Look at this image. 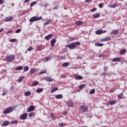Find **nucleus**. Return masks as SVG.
I'll use <instances>...</instances> for the list:
<instances>
[{"instance_id":"1","label":"nucleus","mask_w":127,"mask_h":127,"mask_svg":"<svg viewBox=\"0 0 127 127\" xmlns=\"http://www.w3.org/2000/svg\"><path fill=\"white\" fill-rule=\"evenodd\" d=\"M80 44L81 42H75L65 45V47H68L69 49L73 50L76 47V45H80Z\"/></svg>"},{"instance_id":"2","label":"nucleus","mask_w":127,"mask_h":127,"mask_svg":"<svg viewBox=\"0 0 127 127\" xmlns=\"http://www.w3.org/2000/svg\"><path fill=\"white\" fill-rule=\"evenodd\" d=\"M15 58V56L14 55H11L6 56V60L7 62H10L11 61H13Z\"/></svg>"},{"instance_id":"3","label":"nucleus","mask_w":127,"mask_h":127,"mask_svg":"<svg viewBox=\"0 0 127 127\" xmlns=\"http://www.w3.org/2000/svg\"><path fill=\"white\" fill-rule=\"evenodd\" d=\"M41 19H42V17L37 18L36 16H34L30 19L29 21L30 22H34V21H38V20H41Z\"/></svg>"},{"instance_id":"4","label":"nucleus","mask_w":127,"mask_h":127,"mask_svg":"<svg viewBox=\"0 0 127 127\" xmlns=\"http://www.w3.org/2000/svg\"><path fill=\"white\" fill-rule=\"evenodd\" d=\"M13 111V108L9 107L7 108L6 110L3 111V114H9V113H11Z\"/></svg>"},{"instance_id":"5","label":"nucleus","mask_w":127,"mask_h":127,"mask_svg":"<svg viewBox=\"0 0 127 127\" xmlns=\"http://www.w3.org/2000/svg\"><path fill=\"white\" fill-rule=\"evenodd\" d=\"M79 110L83 112V113H86L88 111V108L86 107L85 105H81L79 107Z\"/></svg>"},{"instance_id":"6","label":"nucleus","mask_w":127,"mask_h":127,"mask_svg":"<svg viewBox=\"0 0 127 127\" xmlns=\"http://www.w3.org/2000/svg\"><path fill=\"white\" fill-rule=\"evenodd\" d=\"M13 19V17L12 16H10L9 17H6L4 20L3 21H5V22H7L8 21H11Z\"/></svg>"},{"instance_id":"7","label":"nucleus","mask_w":127,"mask_h":127,"mask_svg":"<svg viewBox=\"0 0 127 127\" xmlns=\"http://www.w3.org/2000/svg\"><path fill=\"white\" fill-rule=\"evenodd\" d=\"M74 77L76 80H82L83 79V76L76 74H74Z\"/></svg>"},{"instance_id":"8","label":"nucleus","mask_w":127,"mask_h":127,"mask_svg":"<svg viewBox=\"0 0 127 127\" xmlns=\"http://www.w3.org/2000/svg\"><path fill=\"white\" fill-rule=\"evenodd\" d=\"M27 115L28 114H24L21 115L20 117V120H26V118H27Z\"/></svg>"},{"instance_id":"9","label":"nucleus","mask_w":127,"mask_h":127,"mask_svg":"<svg viewBox=\"0 0 127 127\" xmlns=\"http://www.w3.org/2000/svg\"><path fill=\"white\" fill-rule=\"evenodd\" d=\"M111 40V38L110 37H106L104 38H103L101 40V42L105 41H110Z\"/></svg>"},{"instance_id":"10","label":"nucleus","mask_w":127,"mask_h":127,"mask_svg":"<svg viewBox=\"0 0 127 127\" xmlns=\"http://www.w3.org/2000/svg\"><path fill=\"white\" fill-rule=\"evenodd\" d=\"M66 105L67 106V107H69L70 108H72V107H73V106H74V104H73V102H72V101H68L66 102Z\"/></svg>"},{"instance_id":"11","label":"nucleus","mask_w":127,"mask_h":127,"mask_svg":"<svg viewBox=\"0 0 127 127\" xmlns=\"http://www.w3.org/2000/svg\"><path fill=\"white\" fill-rule=\"evenodd\" d=\"M56 43V39H53L51 41V46L52 47H54V45Z\"/></svg>"},{"instance_id":"12","label":"nucleus","mask_w":127,"mask_h":127,"mask_svg":"<svg viewBox=\"0 0 127 127\" xmlns=\"http://www.w3.org/2000/svg\"><path fill=\"white\" fill-rule=\"evenodd\" d=\"M52 37H53V35H52V34H49L48 35L46 36L45 37V39H46V40H47V41H48V40L49 39H50V38H52Z\"/></svg>"},{"instance_id":"13","label":"nucleus","mask_w":127,"mask_h":127,"mask_svg":"<svg viewBox=\"0 0 127 127\" xmlns=\"http://www.w3.org/2000/svg\"><path fill=\"white\" fill-rule=\"evenodd\" d=\"M35 109V107L33 106H30L28 109H27V112L29 113L30 112H32V111H33Z\"/></svg>"},{"instance_id":"14","label":"nucleus","mask_w":127,"mask_h":127,"mask_svg":"<svg viewBox=\"0 0 127 127\" xmlns=\"http://www.w3.org/2000/svg\"><path fill=\"white\" fill-rule=\"evenodd\" d=\"M35 72H36V70L34 68H32L30 70L29 75L30 76H31L33 75V74L35 73Z\"/></svg>"},{"instance_id":"15","label":"nucleus","mask_w":127,"mask_h":127,"mask_svg":"<svg viewBox=\"0 0 127 127\" xmlns=\"http://www.w3.org/2000/svg\"><path fill=\"white\" fill-rule=\"evenodd\" d=\"M122 59L120 58H115L112 60L113 62H119V61H121Z\"/></svg>"},{"instance_id":"16","label":"nucleus","mask_w":127,"mask_h":127,"mask_svg":"<svg viewBox=\"0 0 127 127\" xmlns=\"http://www.w3.org/2000/svg\"><path fill=\"white\" fill-rule=\"evenodd\" d=\"M76 25H82L83 24V22L82 21H76L75 22Z\"/></svg>"},{"instance_id":"17","label":"nucleus","mask_w":127,"mask_h":127,"mask_svg":"<svg viewBox=\"0 0 127 127\" xmlns=\"http://www.w3.org/2000/svg\"><path fill=\"white\" fill-rule=\"evenodd\" d=\"M8 125H9V122L6 121L3 123L2 126L3 127H6V126H8Z\"/></svg>"},{"instance_id":"18","label":"nucleus","mask_w":127,"mask_h":127,"mask_svg":"<svg viewBox=\"0 0 127 127\" xmlns=\"http://www.w3.org/2000/svg\"><path fill=\"white\" fill-rule=\"evenodd\" d=\"M85 87H86V84H81L80 85H79L78 86V88H79V90H83V89H84V88H85Z\"/></svg>"},{"instance_id":"19","label":"nucleus","mask_w":127,"mask_h":127,"mask_svg":"<svg viewBox=\"0 0 127 127\" xmlns=\"http://www.w3.org/2000/svg\"><path fill=\"white\" fill-rule=\"evenodd\" d=\"M116 102L115 100H111L109 101L108 104L109 105H111V106H113V105H115L116 104Z\"/></svg>"},{"instance_id":"20","label":"nucleus","mask_w":127,"mask_h":127,"mask_svg":"<svg viewBox=\"0 0 127 127\" xmlns=\"http://www.w3.org/2000/svg\"><path fill=\"white\" fill-rule=\"evenodd\" d=\"M46 20H47V21L45 22L43 24V25H44V26H45L46 25H48V24H49V23H50V21H51V20H50L49 19H47Z\"/></svg>"},{"instance_id":"21","label":"nucleus","mask_w":127,"mask_h":127,"mask_svg":"<svg viewBox=\"0 0 127 127\" xmlns=\"http://www.w3.org/2000/svg\"><path fill=\"white\" fill-rule=\"evenodd\" d=\"M23 69V67L22 66H19L15 68V71H20V70H22Z\"/></svg>"},{"instance_id":"22","label":"nucleus","mask_w":127,"mask_h":127,"mask_svg":"<svg viewBox=\"0 0 127 127\" xmlns=\"http://www.w3.org/2000/svg\"><path fill=\"white\" fill-rule=\"evenodd\" d=\"M31 93L30 92V91H27L24 93V95L26 96V97H28L29 96H31Z\"/></svg>"},{"instance_id":"23","label":"nucleus","mask_w":127,"mask_h":127,"mask_svg":"<svg viewBox=\"0 0 127 127\" xmlns=\"http://www.w3.org/2000/svg\"><path fill=\"white\" fill-rule=\"evenodd\" d=\"M118 33H119V30H113L111 32V34H114V35H116V34H118Z\"/></svg>"},{"instance_id":"24","label":"nucleus","mask_w":127,"mask_h":127,"mask_svg":"<svg viewBox=\"0 0 127 127\" xmlns=\"http://www.w3.org/2000/svg\"><path fill=\"white\" fill-rule=\"evenodd\" d=\"M63 98V95L62 94H58L56 96V99H62Z\"/></svg>"},{"instance_id":"25","label":"nucleus","mask_w":127,"mask_h":127,"mask_svg":"<svg viewBox=\"0 0 127 127\" xmlns=\"http://www.w3.org/2000/svg\"><path fill=\"white\" fill-rule=\"evenodd\" d=\"M92 17H94V18H98V17H100V14L99 13L94 14L92 15Z\"/></svg>"},{"instance_id":"26","label":"nucleus","mask_w":127,"mask_h":127,"mask_svg":"<svg viewBox=\"0 0 127 127\" xmlns=\"http://www.w3.org/2000/svg\"><path fill=\"white\" fill-rule=\"evenodd\" d=\"M109 6L110 8H115V7H117V3H114L112 5H109Z\"/></svg>"},{"instance_id":"27","label":"nucleus","mask_w":127,"mask_h":127,"mask_svg":"<svg viewBox=\"0 0 127 127\" xmlns=\"http://www.w3.org/2000/svg\"><path fill=\"white\" fill-rule=\"evenodd\" d=\"M69 64H70L69 63H64V64H63L62 66L63 67H68Z\"/></svg>"},{"instance_id":"28","label":"nucleus","mask_w":127,"mask_h":127,"mask_svg":"<svg viewBox=\"0 0 127 127\" xmlns=\"http://www.w3.org/2000/svg\"><path fill=\"white\" fill-rule=\"evenodd\" d=\"M95 46H99V47H102L104 46L103 44H101L100 43H96L95 44Z\"/></svg>"},{"instance_id":"29","label":"nucleus","mask_w":127,"mask_h":127,"mask_svg":"<svg viewBox=\"0 0 127 127\" xmlns=\"http://www.w3.org/2000/svg\"><path fill=\"white\" fill-rule=\"evenodd\" d=\"M35 115V113L31 112V113H29V117L30 118H32V117H34Z\"/></svg>"},{"instance_id":"30","label":"nucleus","mask_w":127,"mask_h":127,"mask_svg":"<svg viewBox=\"0 0 127 127\" xmlns=\"http://www.w3.org/2000/svg\"><path fill=\"white\" fill-rule=\"evenodd\" d=\"M126 53V49H124L120 51V55H124Z\"/></svg>"},{"instance_id":"31","label":"nucleus","mask_w":127,"mask_h":127,"mask_svg":"<svg viewBox=\"0 0 127 127\" xmlns=\"http://www.w3.org/2000/svg\"><path fill=\"white\" fill-rule=\"evenodd\" d=\"M58 90V87H54L51 90L52 93H54V92H56V91Z\"/></svg>"},{"instance_id":"32","label":"nucleus","mask_w":127,"mask_h":127,"mask_svg":"<svg viewBox=\"0 0 127 127\" xmlns=\"http://www.w3.org/2000/svg\"><path fill=\"white\" fill-rule=\"evenodd\" d=\"M23 79H24V76H21L19 78V79L18 80V82L19 83H20V82H22V81L23 80Z\"/></svg>"},{"instance_id":"33","label":"nucleus","mask_w":127,"mask_h":127,"mask_svg":"<svg viewBox=\"0 0 127 127\" xmlns=\"http://www.w3.org/2000/svg\"><path fill=\"white\" fill-rule=\"evenodd\" d=\"M37 93H41L42 92H43V89L42 88H38L36 90Z\"/></svg>"},{"instance_id":"34","label":"nucleus","mask_w":127,"mask_h":127,"mask_svg":"<svg viewBox=\"0 0 127 127\" xmlns=\"http://www.w3.org/2000/svg\"><path fill=\"white\" fill-rule=\"evenodd\" d=\"M29 70V67L27 66L24 67V72H26Z\"/></svg>"},{"instance_id":"35","label":"nucleus","mask_w":127,"mask_h":127,"mask_svg":"<svg viewBox=\"0 0 127 127\" xmlns=\"http://www.w3.org/2000/svg\"><path fill=\"white\" fill-rule=\"evenodd\" d=\"M96 34L99 35V34H102V30H98L95 32Z\"/></svg>"},{"instance_id":"36","label":"nucleus","mask_w":127,"mask_h":127,"mask_svg":"<svg viewBox=\"0 0 127 127\" xmlns=\"http://www.w3.org/2000/svg\"><path fill=\"white\" fill-rule=\"evenodd\" d=\"M123 97H124V94L123 93H121L120 94H119L118 96V99H123Z\"/></svg>"},{"instance_id":"37","label":"nucleus","mask_w":127,"mask_h":127,"mask_svg":"<svg viewBox=\"0 0 127 127\" xmlns=\"http://www.w3.org/2000/svg\"><path fill=\"white\" fill-rule=\"evenodd\" d=\"M37 50H38V51H41V50H42V47L41 46H38L37 47Z\"/></svg>"},{"instance_id":"38","label":"nucleus","mask_w":127,"mask_h":127,"mask_svg":"<svg viewBox=\"0 0 127 127\" xmlns=\"http://www.w3.org/2000/svg\"><path fill=\"white\" fill-rule=\"evenodd\" d=\"M38 84V81H35L33 82L32 86H37V84Z\"/></svg>"},{"instance_id":"39","label":"nucleus","mask_w":127,"mask_h":127,"mask_svg":"<svg viewBox=\"0 0 127 127\" xmlns=\"http://www.w3.org/2000/svg\"><path fill=\"white\" fill-rule=\"evenodd\" d=\"M11 124L12 125H15V124H18V121H17V120H15L14 121H12Z\"/></svg>"},{"instance_id":"40","label":"nucleus","mask_w":127,"mask_h":127,"mask_svg":"<svg viewBox=\"0 0 127 127\" xmlns=\"http://www.w3.org/2000/svg\"><path fill=\"white\" fill-rule=\"evenodd\" d=\"M46 81H47V82H52L53 81V79H52V78H50V77H48Z\"/></svg>"},{"instance_id":"41","label":"nucleus","mask_w":127,"mask_h":127,"mask_svg":"<svg viewBox=\"0 0 127 127\" xmlns=\"http://www.w3.org/2000/svg\"><path fill=\"white\" fill-rule=\"evenodd\" d=\"M68 39L70 41H73L75 40V38H74L73 37H69Z\"/></svg>"},{"instance_id":"42","label":"nucleus","mask_w":127,"mask_h":127,"mask_svg":"<svg viewBox=\"0 0 127 127\" xmlns=\"http://www.w3.org/2000/svg\"><path fill=\"white\" fill-rule=\"evenodd\" d=\"M95 93V89H93L89 92V94L90 95H92V94H94Z\"/></svg>"},{"instance_id":"43","label":"nucleus","mask_w":127,"mask_h":127,"mask_svg":"<svg viewBox=\"0 0 127 127\" xmlns=\"http://www.w3.org/2000/svg\"><path fill=\"white\" fill-rule=\"evenodd\" d=\"M116 90H117V88H112L111 90H110V93H114Z\"/></svg>"},{"instance_id":"44","label":"nucleus","mask_w":127,"mask_h":127,"mask_svg":"<svg viewBox=\"0 0 127 127\" xmlns=\"http://www.w3.org/2000/svg\"><path fill=\"white\" fill-rule=\"evenodd\" d=\"M10 42H15V41H17V40L16 39H12L11 40H9Z\"/></svg>"},{"instance_id":"45","label":"nucleus","mask_w":127,"mask_h":127,"mask_svg":"<svg viewBox=\"0 0 127 127\" xmlns=\"http://www.w3.org/2000/svg\"><path fill=\"white\" fill-rule=\"evenodd\" d=\"M36 3V1H33L32 2L31 4H30V6H33V5H35Z\"/></svg>"},{"instance_id":"46","label":"nucleus","mask_w":127,"mask_h":127,"mask_svg":"<svg viewBox=\"0 0 127 127\" xmlns=\"http://www.w3.org/2000/svg\"><path fill=\"white\" fill-rule=\"evenodd\" d=\"M51 117L52 119H55L56 118V116L52 113L51 114Z\"/></svg>"},{"instance_id":"47","label":"nucleus","mask_w":127,"mask_h":127,"mask_svg":"<svg viewBox=\"0 0 127 127\" xmlns=\"http://www.w3.org/2000/svg\"><path fill=\"white\" fill-rule=\"evenodd\" d=\"M21 31V29H18L16 31L15 33H19Z\"/></svg>"},{"instance_id":"48","label":"nucleus","mask_w":127,"mask_h":127,"mask_svg":"<svg viewBox=\"0 0 127 127\" xmlns=\"http://www.w3.org/2000/svg\"><path fill=\"white\" fill-rule=\"evenodd\" d=\"M32 50H33V48L32 47H30L28 49V51H31Z\"/></svg>"},{"instance_id":"49","label":"nucleus","mask_w":127,"mask_h":127,"mask_svg":"<svg viewBox=\"0 0 127 127\" xmlns=\"http://www.w3.org/2000/svg\"><path fill=\"white\" fill-rule=\"evenodd\" d=\"M45 73H46V70H44V71H40L39 74H45Z\"/></svg>"},{"instance_id":"50","label":"nucleus","mask_w":127,"mask_h":127,"mask_svg":"<svg viewBox=\"0 0 127 127\" xmlns=\"http://www.w3.org/2000/svg\"><path fill=\"white\" fill-rule=\"evenodd\" d=\"M97 10V8H93L91 10V12H93V11H96Z\"/></svg>"},{"instance_id":"51","label":"nucleus","mask_w":127,"mask_h":127,"mask_svg":"<svg viewBox=\"0 0 127 127\" xmlns=\"http://www.w3.org/2000/svg\"><path fill=\"white\" fill-rule=\"evenodd\" d=\"M12 30H8V31H7L6 32V34H8L9 33H12Z\"/></svg>"},{"instance_id":"52","label":"nucleus","mask_w":127,"mask_h":127,"mask_svg":"<svg viewBox=\"0 0 127 127\" xmlns=\"http://www.w3.org/2000/svg\"><path fill=\"white\" fill-rule=\"evenodd\" d=\"M103 6H104V5H103V3H100L99 5V7H100V8H102V7H103Z\"/></svg>"},{"instance_id":"53","label":"nucleus","mask_w":127,"mask_h":127,"mask_svg":"<svg viewBox=\"0 0 127 127\" xmlns=\"http://www.w3.org/2000/svg\"><path fill=\"white\" fill-rule=\"evenodd\" d=\"M59 127H63V126H64V124L63 123H61L59 124Z\"/></svg>"},{"instance_id":"54","label":"nucleus","mask_w":127,"mask_h":127,"mask_svg":"<svg viewBox=\"0 0 127 127\" xmlns=\"http://www.w3.org/2000/svg\"><path fill=\"white\" fill-rule=\"evenodd\" d=\"M63 59H65V57H61L60 58V60H63Z\"/></svg>"},{"instance_id":"55","label":"nucleus","mask_w":127,"mask_h":127,"mask_svg":"<svg viewBox=\"0 0 127 127\" xmlns=\"http://www.w3.org/2000/svg\"><path fill=\"white\" fill-rule=\"evenodd\" d=\"M83 58L81 57H76V59H79L81 60V59H82Z\"/></svg>"},{"instance_id":"56","label":"nucleus","mask_w":127,"mask_h":127,"mask_svg":"<svg viewBox=\"0 0 127 127\" xmlns=\"http://www.w3.org/2000/svg\"><path fill=\"white\" fill-rule=\"evenodd\" d=\"M29 0H24V3H26V2H28V1H29Z\"/></svg>"},{"instance_id":"57","label":"nucleus","mask_w":127,"mask_h":127,"mask_svg":"<svg viewBox=\"0 0 127 127\" xmlns=\"http://www.w3.org/2000/svg\"><path fill=\"white\" fill-rule=\"evenodd\" d=\"M99 57H100V58H103V57H104V55H100Z\"/></svg>"},{"instance_id":"58","label":"nucleus","mask_w":127,"mask_h":127,"mask_svg":"<svg viewBox=\"0 0 127 127\" xmlns=\"http://www.w3.org/2000/svg\"><path fill=\"white\" fill-rule=\"evenodd\" d=\"M49 60H50V58H46V61H49Z\"/></svg>"},{"instance_id":"59","label":"nucleus","mask_w":127,"mask_h":127,"mask_svg":"<svg viewBox=\"0 0 127 127\" xmlns=\"http://www.w3.org/2000/svg\"><path fill=\"white\" fill-rule=\"evenodd\" d=\"M2 2H3V0H0V4H2Z\"/></svg>"},{"instance_id":"60","label":"nucleus","mask_w":127,"mask_h":127,"mask_svg":"<svg viewBox=\"0 0 127 127\" xmlns=\"http://www.w3.org/2000/svg\"><path fill=\"white\" fill-rule=\"evenodd\" d=\"M102 33H106V32H107V31L106 30H102Z\"/></svg>"},{"instance_id":"61","label":"nucleus","mask_w":127,"mask_h":127,"mask_svg":"<svg viewBox=\"0 0 127 127\" xmlns=\"http://www.w3.org/2000/svg\"><path fill=\"white\" fill-rule=\"evenodd\" d=\"M6 95V92H3L2 94V96H5Z\"/></svg>"},{"instance_id":"62","label":"nucleus","mask_w":127,"mask_h":127,"mask_svg":"<svg viewBox=\"0 0 127 127\" xmlns=\"http://www.w3.org/2000/svg\"><path fill=\"white\" fill-rule=\"evenodd\" d=\"M54 9H58V6H56L54 8Z\"/></svg>"},{"instance_id":"63","label":"nucleus","mask_w":127,"mask_h":127,"mask_svg":"<svg viewBox=\"0 0 127 127\" xmlns=\"http://www.w3.org/2000/svg\"><path fill=\"white\" fill-rule=\"evenodd\" d=\"M3 31V29L1 28L0 29V32H2Z\"/></svg>"},{"instance_id":"64","label":"nucleus","mask_w":127,"mask_h":127,"mask_svg":"<svg viewBox=\"0 0 127 127\" xmlns=\"http://www.w3.org/2000/svg\"><path fill=\"white\" fill-rule=\"evenodd\" d=\"M104 69H105V70H107V69H108V66H105V67H104Z\"/></svg>"}]
</instances>
